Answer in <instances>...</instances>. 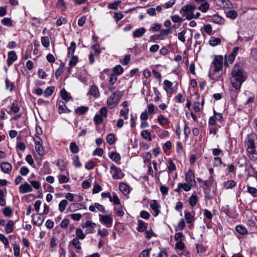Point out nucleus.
Here are the masks:
<instances>
[{
	"mask_svg": "<svg viewBox=\"0 0 257 257\" xmlns=\"http://www.w3.org/2000/svg\"><path fill=\"white\" fill-rule=\"evenodd\" d=\"M246 77V74L243 70L242 64H236L231 71L230 82L232 86L236 90L239 89Z\"/></svg>",
	"mask_w": 257,
	"mask_h": 257,
	"instance_id": "nucleus-1",
	"label": "nucleus"
},
{
	"mask_svg": "<svg viewBox=\"0 0 257 257\" xmlns=\"http://www.w3.org/2000/svg\"><path fill=\"white\" fill-rule=\"evenodd\" d=\"M244 143L249 158L252 160H257V135L254 133L248 134Z\"/></svg>",
	"mask_w": 257,
	"mask_h": 257,
	"instance_id": "nucleus-2",
	"label": "nucleus"
},
{
	"mask_svg": "<svg viewBox=\"0 0 257 257\" xmlns=\"http://www.w3.org/2000/svg\"><path fill=\"white\" fill-rule=\"evenodd\" d=\"M225 60L222 56H217L215 57L211 65V69H214V71L218 70L222 71Z\"/></svg>",
	"mask_w": 257,
	"mask_h": 257,
	"instance_id": "nucleus-3",
	"label": "nucleus"
},
{
	"mask_svg": "<svg viewBox=\"0 0 257 257\" xmlns=\"http://www.w3.org/2000/svg\"><path fill=\"white\" fill-rule=\"evenodd\" d=\"M208 76L213 82L218 80L223 81L222 72L221 71L216 70L215 71H214V69L210 68Z\"/></svg>",
	"mask_w": 257,
	"mask_h": 257,
	"instance_id": "nucleus-4",
	"label": "nucleus"
},
{
	"mask_svg": "<svg viewBox=\"0 0 257 257\" xmlns=\"http://www.w3.org/2000/svg\"><path fill=\"white\" fill-rule=\"evenodd\" d=\"M213 182L214 177L213 175L209 176L207 180L203 181V184L202 186V188L205 194L206 195L209 193L210 188L212 186Z\"/></svg>",
	"mask_w": 257,
	"mask_h": 257,
	"instance_id": "nucleus-5",
	"label": "nucleus"
},
{
	"mask_svg": "<svg viewBox=\"0 0 257 257\" xmlns=\"http://www.w3.org/2000/svg\"><path fill=\"white\" fill-rule=\"evenodd\" d=\"M110 169L111 171H113L112 174V178L114 179H121L123 175L120 168H117L115 165L112 164L110 166Z\"/></svg>",
	"mask_w": 257,
	"mask_h": 257,
	"instance_id": "nucleus-6",
	"label": "nucleus"
},
{
	"mask_svg": "<svg viewBox=\"0 0 257 257\" xmlns=\"http://www.w3.org/2000/svg\"><path fill=\"white\" fill-rule=\"evenodd\" d=\"M56 106L58 107V111L59 114L69 113L70 112V110L67 107L65 103L62 100L58 101Z\"/></svg>",
	"mask_w": 257,
	"mask_h": 257,
	"instance_id": "nucleus-7",
	"label": "nucleus"
},
{
	"mask_svg": "<svg viewBox=\"0 0 257 257\" xmlns=\"http://www.w3.org/2000/svg\"><path fill=\"white\" fill-rule=\"evenodd\" d=\"M44 221V218L42 217L39 213L35 214L32 215V221L34 224L40 226Z\"/></svg>",
	"mask_w": 257,
	"mask_h": 257,
	"instance_id": "nucleus-8",
	"label": "nucleus"
},
{
	"mask_svg": "<svg viewBox=\"0 0 257 257\" xmlns=\"http://www.w3.org/2000/svg\"><path fill=\"white\" fill-rule=\"evenodd\" d=\"M185 180L187 182L191 184H195L196 181L195 180L194 173L191 169H189L185 175Z\"/></svg>",
	"mask_w": 257,
	"mask_h": 257,
	"instance_id": "nucleus-9",
	"label": "nucleus"
},
{
	"mask_svg": "<svg viewBox=\"0 0 257 257\" xmlns=\"http://www.w3.org/2000/svg\"><path fill=\"white\" fill-rule=\"evenodd\" d=\"M19 191L22 194H25L28 192H32L33 190L32 187L27 182L21 185L19 187Z\"/></svg>",
	"mask_w": 257,
	"mask_h": 257,
	"instance_id": "nucleus-10",
	"label": "nucleus"
},
{
	"mask_svg": "<svg viewBox=\"0 0 257 257\" xmlns=\"http://www.w3.org/2000/svg\"><path fill=\"white\" fill-rule=\"evenodd\" d=\"M195 8H196L193 5H187L183 6L180 10V13L183 16H184L187 13L193 12L195 10Z\"/></svg>",
	"mask_w": 257,
	"mask_h": 257,
	"instance_id": "nucleus-11",
	"label": "nucleus"
},
{
	"mask_svg": "<svg viewBox=\"0 0 257 257\" xmlns=\"http://www.w3.org/2000/svg\"><path fill=\"white\" fill-rule=\"evenodd\" d=\"M100 221L103 222L106 227H110L112 224V218L108 215H101Z\"/></svg>",
	"mask_w": 257,
	"mask_h": 257,
	"instance_id": "nucleus-12",
	"label": "nucleus"
},
{
	"mask_svg": "<svg viewBox=\"0 0 257 257\" xmlns=\"http://www.w3.org/2000/svg\"><path fill=\"white\" fill-rule=\"evenodd\" d=\"M87 95L93 96L95 98L98 97L100 95V94L97 86L95 85H92L90 87Z\"/></svg>",
	"mask_w": 257,
	"mask_h": 257,
	"instance_id": "nucleus-13",
	"label": "nucleus"
},
{
	"mask_svg": "<svg viewBox=\"0 0 257 257\" xmlns=\"http://www.w3.org/2000/svg\"><path fill=\"white\" fill-rule=\"evenodd\" d=\"M150 207L155 213L154 214V216H158L160 212L159 210L160 205L156 200H153L151 202Z\"/></svg>",
	"mask_w": 257,
	"mask_h": 257,
	"instance_id": "nucleus-14",
	"label": "nucleus"
},
{
	"mask_svg": "<svg viewBox=\"0 0 257 257\" xmlns=\"http://www.w3.org/2000/svg\"><path fill=\"white\" fill-rule=\"evenodd\" d=\"M1 168L2 171L5 173L10 174L12 171V166L10 163L4 162L1 164Z\"/></svg>",
	"mask_w": 257,
	"mask_h": 257,
	"instance_id": "nucleus-15",
	"label": "nucleus"
},
{
	"mask_svg": "<svg viewBox=\"0 0 257 257\" xmlns=\"http://www.w3.org/2000/svg\"><path fill=\"white\" fill-rule=\"evenodd\" d=\"M17 56L15 51H12L9 52L7 59V64L9 66H11L16 60Z\"/></svg>",
	"mask_w": 257,
	"mask_h": 257,
	"instance_id": "nucleus-16",
	"label": "nucleus"
},
{
	"mask_svg": "<svg viewBox=\"0 0 257 257\" xmlns=\"http://www.w3.org/2000/svg\"><path fill=\"white\" fill-rule=\"evenodd\" d=\"M216 5L222 8H229L231 3L228 0H216Z\"/></svg>",
	"mask_w": 257,
	"mask_h": 257,
	"instance_id": "nucleus-17",
	"label": "nucleus"
},
{
	"mask_svg": "<svg viewBox=\"0 0 257 257\" xmlns=\"http://www.w3.org/2000/svg\"><path fill=\"white\" fill-rule=\"evenodd\" d=\"M146 30L144 27L136 29L133 33V38H136L141 37L146 33Z\"/></svg>",
	"mask_w": 257,
	"mask_h": 257,
	"instance_id": "nucleus-18",
	"label": "nucleus"
},
{
	"mask_svg": "<svg viewBox=\"0 0 257 257\" xmlns=\"http://www.w3.org/2000/svg\"><path fill=\"white\" fill-rule=\"evenodd\" d=\"M82 208H84V209H87L86 207H83V205L82 204L72 203L69 206V210L70 212H74L76 210H78Z\"/></svg>",
	"mask_w": 257,
	"mask_h": 257,
	"instance_id": "nucleus-19",
	"label": "nucleus"
},
{
	"mask_svg": "<svg viewBox=\"0 0 257 257\" xmlns=\"http://www.w3.org/2000/svg\"><path fill=\"white\" fill-rule=\"evenodd\" d=\"M89 109V107L85 106L78 107L75 109V112L79 115L86 113Z\"/></svg>",
	"mask_w": 257,
	"mask_h": 257,
	"instance_id": "nucleus-20",
	"label": "nucleus"
},
{
	"mask_svg": "<svg viewBox=\"0 0 257 257\" xmlns=\"http://www.w3.org/2000/svg\"><path fill=\"white\" fill-rule=\"evenodd\" d=\"M147 223L141 220H139L138 222L137 230L139 232H143L147 228Z\"/></svg>",
	"mask_w": 257,
	"mask_h": 257,
	"instance_id": "nucleus-21",
	"label": "nucleus"
},
{
	"mask_svg": "<svg viewBox=\"0 0 257 257\" xmlns=\"http://www.w3.org/2000/svg\"><path fill=\"white\" fill-rule=\"evenodd\" d=\"M164 84L165 86V89L168 93L172 94L173 92L172 83L168 80L164 81Z\"/></svg>",
	"mask_w": 257,
	"mask_h": 257,
	"instance_id": "nucleus-22",
	"label": "nucleus"
},
{
	"mask_svg": "<svg viewBox=\"0 0 257 257\" xmlns=\"http://www.w3.org/2000/svg\"><path fill=\"white\" fill-rule=\"evenodd\" d=\"M60 95L61 98L66 101H68L72 98L71 96L68 94L67 91L64 88L61 90Z\"/></svg>",
	"mask_w": 257,
	"mask_h": 257,
	"instance_id": "nucleus-23",
	"label": "nucleus"
},
{
	"mask_svg": "<svg viewBox=\"0 0 257 257\" xmlns=\"http://www.w3.org/2000/svg\"><path fill=\"white\" fill-rule=\"evenodd\" d=\"M109 157L113 161L115 162H119L120 159V155L116 152H113L109 153Z\"/></svg>",
	"mask_w": 257,
	"mask_h": 257,
	"instance_id": "nucleus-24",
	"label": "nucleus"
},
{
	"mask_svg": "<svg viewBox=\"0 0 257 257\" xmlns=\"http://www.w3.org/2000/svg\"><path fill=\"white\" fill-rule=\"evenodd\" d=\"M14 221L12 220H9L6 225L5 231L7 233H10L14 230Z\"/></svg>",
	"mask_w": 257,
	"mask_h": 257,
	"instance_id": "nucleus-25",
	"label": "nucleus"
},
{
	"mask_svg": "<svg viewBox=\"0 0 257 257\" xmlns=\"http://www.w3.org/2000/svg\"><path fill=\"white\" fill-rule=\"evenodd\" d=\"M236 232L241 235H245L247 233V229L242 225H238L235 227Z\"/></svg>",
	"mask_w": 257,
	"mask_h": 257,
	"instance_id": "nucleus-26",
	"label": "nucleus"
},
{
	"mask_svg": "<svg viewBox=\"0 0 257 257\" xmlns=\"http://www.w3.org/2000/svg\"><path fill=\"white\" fill-rule=\"evenodd\" d=\"M185 218L187 223H193L195 220L194 216L190 212L185 211Z\"/></svg>",
	"mask_w": 257,
	"mask_h": 257,
	"instance_id": "nucleus-27",
	"label": "nucleus"
},
{
	"mask_svg": "<svg viewBox=\"0 0 257 257\" xmlns=\"http://www.w3.org/2000/svg\"><path fill=\"white\" fill-rule=\"evenodd\" d=\"M179 187H181V189H182L184 191L188 192L191 189L192 184L187 182L186 183H179Z\"/></svg>",
	"mask_w": 257,
	"mask_h": 257,
	"instance_id": "nucleus-28",
	"label": "nucleus"
},
{
	"mask_svg": "<svg viewBox=\"0 0 257 257\" xmlns=\"http://www.w3.org/2000/svg\"><path fill=\"white\" fill-rule=\"evenodd\" d=\"M247 191L253 197H257V189L256 188L247 185Z\"/></svg>",
	"mask_w": 257,
	"mask_h": 257,
	"instance_id": "nucleus-29",
	"label": "nucleus"
},
{
	"mask_svg": "<svg viewBox=\"0 0 257 257\" xmlns=\"http://www.w3.org/2000/svg\"><path fill=\"white\" fill-rule=\"evenodd\" d=\"M198 197L196 195L192 194L189 198V204L192 207H194L197 202Z\"/></svg>",
	"mask_w": 257,
	"mask_h": 257,
	"instance_id": "nucleus-30",
	"label": "nucleus"
},
{
	"mask_svg": "<svg viewBox=\"0 0 257 257\" xmlns=\"http://www.w3.org/2000/svg\"><path fill=\"white\" fill-rule=\"evenodd\" d=\"M119 190L124 194H127L129 193L128 186L124 183H120L119 186Z\"/></svg>",
	"mask_w": 257,
	"mask_h": 257,
	"instance_id": "nucleus-31",
	"label": "nucleus"
},
{
	"mask_svg": "<svg viewBox=\"0 0 257 257\" xmlns=\"http://www.w3.org/2000/svg\"><path fill=\"white\" fill-rule=\"evenodd\" d=\"M221 42V39L219 38H215L214 37H211L209 40V44L212 46H216Z\"/></svg>",
	"mask_w": 257,
	"mask_h": 257,
	"instance_id": "nucleus-32",
	"label": "nucleus"
},
{
	"mask_svg": "<svg viewBox=\"0 0 257 257\" xmlns=\"http://www.w3.org/2000/svg\"><path fill=\"white\" fill-rule=\"evenodd\" d=\"M141 136L145 139L149 141H152L151 133L148 130H144L141 133Z\"/></svg>",
	"mask_w": 257,
	"mask_h": 257,
	"instance_id": "nucleus-33",
	"label": "nucleus"
},
{
	"mask_svg": "<svg viewBox=\"0 0 257 257\" xmlns=\"http://www.w3.org/2000/svg\"><path fill=\"white\" fill-rule=\"evenodd\" d=\"M54 89V86L48 87L44 92V96L46 97L50 96L53 93Z\"/></svg>",
	"mask_w": 257,
	"mask_h": 257,
	"instance_id": "nucleus-34",
	"label": "nucleus"
},
{
	"mask_svg": "<svg viewBox=\"0 0 257 257\" xmlns=\"http://www.w3.org/2000/svg\"><path fill=\"white\" fill-rule=\"evenodd\" d=\"M70 244H72L77 249L81 248V243L77 238H73L70 242Z\"/></svg>",
	"mask_w": 257,
	"mask_h": 257,
	"instance_id": "nucleus-35",
	"label": "nucleus"
},
{
	"mask_svg": "<svg viewBox=\"0 0 257 257\" xmlns=\"http://www.w3.org/2000/svg\"><path fill=\"white\" fill-rule=\"evenodd\" d=\"M68 204L67 200L64 199L60 201L59 204V209L61 212H63L66 208L67 205Z\"/></svg>",
	"mask_w": 257,
	"mask_h": 257,
	"instance_id": "nucleus-36",
	"label": "nucleus"
},
{
	"mask_svg": "<svg viewBox=\"0 0 257 257\" xmlns=\"http://www.w3.org/2000/svg\"><path fill=\"white\" fill-rule=\"evenodd\" d=\"M78 61V58L77 56L72 55L69 61V66L70 67L72 68L74 67Z\"/></svg>",
	"mask_w": 257,
	"mask_h": 257,
	"instance_id": "nucleus-37",
	"label": "nucleus"
},
{
	"mask_svg": "<svg viewBox=\"0 0 257 257\" xmlns=\"http://www.w3.org/2000/svg\"><path fill=\"white\" fill-rule=\"evenodd\" d=\"M72 160L73 164L75 167L80 168L81 167L82 164L80 162L79 158L78 156H74L72 157Z\"/></svg>",
	"mask_w": 257,
	"mask_h": 257,
	"instance_id": "nucleus-38",
	"label": "nucleus"
},
{
	"mask_svg": "<svg viewBox=\"0 0 257 257\" xmlns=\"http://www.w3.org/2000/svg\"><path fill=\"white\" fill-rule=\"evenodd\" d=\"M212 21L214 23L220 25L223 24V19L218 15H214L212 18Z\"/></svg>",
	"mask_w": 257,
	"mask_h": 257,
	"instance_id": "nucleus-39",
	"label": "nucleus"
},
{
	"mask_svg": "<svg viewBox=\"0 0 257 257\" xmlns=\"http://www.w3.org/2000/svg\"><path fill=\"white\" fill-rule=\"evenodd\" d=\"M58 178L59 183L60 184L66 183L69 181V178L63 174L59 175Z\"/></svg>",
	"mask_w": 257,
	"mask_h": 257,
	"instance_id": "nucleus-40",
	"label": "nucleus"
},
{
	"mask_svg": "<svg viewBox=\"0 0 257 257\" xmlns=\"http://www.w3.org/2000/svg\"><path fill=\"white\" fill-rule=\"evenodd\" d=\"M35 150L37 152V153L38 154V155L40 156H43L44 154V150L43 149V147L42 146V144L40 145H36L35 147Z\"/></svg>",
	"mask_w": 257,
	"mask_h": 257,
	"instance_id": "nucleus-41",
	"label": "nucleus"
},
{
	"mask_svg": "<svg viewBox=\"0 0 257 257\" xmlns=\"http://www.w3.org/2000/svg\"><path fill=\"white\" fill-rule=\"evenodd\" d=\"M70 149L72 153L76 154L79 152V148L76 143L71 142L70 144Z\"/></svg>",
	"mask_w": 257,
	"mask_h": 257,
	"instance_id": "nucleus-42",
	"label": "nucleus"
},
{
	"mask_svg": "<svg viewBox=\"0 0 257 257\" xmlns=\"http://www.w3.org/2000/svg\"><path fill=\"white\" fill-rule=\"evenodd\" d=\"M56 165L58 166L59 169L61 171L63 172V171H65L66 166H65L64 162L63 160H62V159L58 160L57 161V163H56Z\"/></svg>",
	"mask_w": 257,
	"mask_h": 257,
	"instance_id": "nucleus-43",
	"label": "nucleus"
},
{
	"mask_svg": "<svg viewBox=\"0 0 257 257\" xmlns=\"http://www.w3.org/2000/svg\"><path fill=\"white\" fill-rule=\"evenodd\" d=\"M121 3L120 1H117L112 3H110L108 5L107 8L109 9H112L116 10L117 9L118 6Z\"/></svg>",
	"mask_w": 257,
	"mask_h": 257,
	"instance_id": "nucleus-44",
	"label": "nucleus"
},
{
	"mask_svg": "<svg viewBox=\"0 0 257 257\" xmlns=\"http://www.w3.org/2000/svg\"><path fill=\"white\" fill-rule=\"evenodd\" d=\"M209 5L207 2H204L202 3L200 6L198 7V9L202 12H206L209 9Z\"/></svg>",
	"mask_w": 257,
	"mask_h": 257,
	"instance_id": "nucleus-45",
	"label": "nucleus"
},
{
	"mask_svg": "<svg viewBox=\"0 0 257 257\" xmlns=\"http://www.w3.org/2000/svg\"><path fill=\"white\" fill-rule=\"evenodd\" d=\"M226 17L231 19H235L237 16V12L234 10H229L226 12Z\"/></svg>",
	"mask_w": 257,
	"mask_h": 257,
	"instance_id": "nucleus-46",
	"label": "nucleus"
},
{
	"mask_svg": "<svg viewBox=\"0 0 257 257\" xmlns=\"http://www.w3.org/2000/svg\"><path fill=\"white\" fill-rule=\"evenodd\" d=\"M76 235L78 239H83L85 237V234L83 233L82 230L79 228L76 230Z\"/></svg>",
	"mask_w": 257,
	"mask_h": 257,
	"instance_id": "nucleus-47",
	"label": "nucleus"
},
{
	"mask_svg": "<svg viewBox=\"0 0 257 257\" xmlns=\"http://www.w3.org/2000/svg\"><path fill=\"white\" fill-rule=\"evenodd\" d=\"M76 48V44L74 42H72L70 46L68 49V55H73Z\"/></svg>",
	"mask_w": 257,
	"mask_h": 257,
	"instance_id": "nucleus-48",
	"label": "nucleus"
},
{
	"mask_svg": "<svg viewBox=\"0 0 257 257\" xmlns=\"http://www.w3.org/2000/svg\"><path fill=\"white\" fill-rule=\"evenodd\" d=\"M91 49L94 51V55L95 56L99 55L101 51L100 50V46L98 43H96L91 47Z\"/></svg>",
	"mask_w": 257,
	"mask_h": 257,
	"instance_id": "nucleus-49",
	"label": "nucleus"
},
{
	"mask_svg": "<svg viewBox=\"0 0 257 257\" xmlns=\"http://www.w3.org/2000/svg\"><path fill=\"white\" fill-rule=\"evenodd\" d=\"M2 24L8 27H12L13 26V23L12 22V20L10 18H5L1 20Z\"/></svg>",
	"mask_w": 257,
	"mask_h": 257,
	"instance_id": "nucleus-50",
	"label": "nucleus"
},
{
	"mask_svg": "<svg viewBox=\"0 0 257 257\" xmlns=\"http://www.w3.org/2000/svg\"><path fill=\"white\" fill-rule=\"evenodd\" d=\"M107 142L110 145L115 143V137L113 134H108L106 138Z\"/></svg>",
	"mask_w": 257,
	"mask_h": 257,
	"instance_id": "nucleus-51",
	"label": "nucleus"
},
{
	"mask_svg": "<svg viewBox=\"0 0 257 257\" xmlns=\"http://www.w3.org/2000/svg\"><path fill=\"white\" fill-rule=\"evenodd\" d=\"M236 185L235 182L233 180H228L224 182V187L226 189H231Z\"/></svg>",
	"mask_w": 257,
	"mask_h": 257,
	"instance_id": "nucleus-52",
	"label": "nucleus"
},
{
	"mask_svg": "<svg viewBox=\"0 0 257 257\" xmlns=\"http://www.w3.org/2000/svg\"><path fill=\"white\" fill-rule=\"evenodd\" d=\"M0 240L4 244L6 248L9 247V241L4 234H0Z\"/></svg>",
	"mask_w": 257,
	"mask_h": 257,
	"instance_id": "nucleus-53",
	"label": "nucleus"
},
{
	"mask_svg": "<svg viewBox=\"0 0 257 257\" xmlns=\"http://www.w3.org/2000/svg\"><path fill=\"white\" fill-rule=\"evenodd\" d=\"M81 226L83 228H88V227H95L96 226V224L95 223L92 222L91 221L87 220L85 222L82 224Z\"/></svg>",
	"mask_w": 257,
	"mask_h": 257,
	"instance_id": "nucleus-54",
	"label": "nucleus"
},
{
	"mask_svg": "<svg viewBox=\"0 0 257 257\" xmlns=\"http://www.w3.org/2000/svg\"><path fill=\"white\" fill-rule=\"evenodd\" d=\"M93 121L95 124L98 125L103 122V118L98 114H96L93 118Z\"/></svg>",
	"mask_w": 257,
	"mask_h": 257,
	"instance_id": "nucleus-55",
	"label": "nucleus"
},
{
	"mask_svg": "<svg viewBox=\"0 0 257 257\" xmlns=\"http://www.w3.org/2000/svg\"><path fill=\"white\" fill-rule=\"evenodd\" d=\"M172 21L173 22L175 23H182V22L184 21L182 18L178 15H173L171 17Z\"/></svg>",
	"mask_w": 257,
	"mask_h": 257,
	"instance_id": "nucleus-56",
	"label": "nucleus"
},
{
	"mask_svg": "<svg viewBox=\"0 0 257 257\" xmlns=\"http://www.w3.org/2000/svg\"><path fill=\"white\" fill-rule=\"evenodd\" d=\"M113 71L117 75H120L123 72V69L120 65H118L113 68Z\"/></svg>",
	"mask_w": 257,
	"mask_h": 257,
	"instance_id": "nucleus-57",
	"label": "nucleus"
},
{
	"mask_svg": "<svg viewBox=\"0 0 257 257\" xmlns=\"http://www.w3.org/2000/svg\"><path fill=\"white\" fill-rule=\"evenodd\" d=\"M186 33V30L184 29L178 34V39L183 43L185 42V35Z\"/></svg>",
	"mask_w": 257,
	"mask_h": 257,
	"instance_id": "nucleus-58",
	"label": "nucleus"
},
{
	"mask_svg": "<svg viewBox=\"0 0 257 257\" xmlns=\"http://www.w3.org/2000/svg\"><path fill=\"white\" fill-rule=\"evenodd\" d=\"M158 120L159 123L162 125H165L168 122V119L165 117L163 115L160 114L158 117Z\"/></svg>",
	"mask_w": 257,
	"mask_h": 257,
	"instance_id": "nucleus-59",
	"label": "nucleus"
},
{
	"mask_svg": "<svg viewBox=\"0 0 257 257\" xmlns=\"http://www.w3.org/2000/svg\"><path fill=\"white\" fill-rule=\"evenodd\" d=\"M14 254L16 257H19L20 255V247L19 245L14 244Z\"/></svg>",
	"mask_w": 257,
	"mask_h": 257,
	"instance_id": "nucleus-60",
	"label": "nucleus"
},
{
	"mask_svg": "<svg viewBox=\"0 0 257 257\" xmlns=\"http://www.w3.org/2000/svg\"><path fill=\"white\" fill-rule=\"evenodd\" d=\"M41 43L45 47H48L50 45L49 39L47 37H43L41 39Z\"/></svg>",
	"mask_w": 257,
	"mask_h": 257,
	"instance_id": "nucleus-61",
	"label": "nucleus"
},
{
	"mask_svg": "<svg viewBox=\"0 0 257 257\" xmlns=\"http://www.w3.org/2000/svg\"><path fill=\"white\" fill-rule=\"evenodd\" d=\"M109 200L111 202H113L115 204L118 205L120 204L119 199L116 194H114L113 196H110Z\"/></svg>",
	"mask_w": 257,
	"mask_h": 257,
	"instance_id": "nucleus-62",
	"label": "nucleus"
},
{
	"mask_svg": "<svg viewBox=\"0 0 257 257\" xmlns=\"http://www.w3.org/2000/svg\"><path fill=\"white\" fill-rule=\"evenodd\" d=\"M169 166L168 171L169 172H172L176 170V166L171 159L169 160Z\"/></svg>",
	"mask_w": 257,
	"mask_h": 257,
	"instance_id": "nucleus-63",
	"label": "nucleus"
},
{
	"mask_svg": "<svg viewBox=\"0 0 257 257\" xmlns=\"http://www.w3.org/2000/svg\"><path fill=\"white\" fill-rule=\"evenodd\" d=\"M131 56L130 55H126L125 57L120 60V62L123 65H127L130 61Z\"/></svg>",
	"mask_w": 257,
	"mask_h": 257,
	"instance_id": "nucleus-64",
	"label": "nucleus"
}]
</instances>
